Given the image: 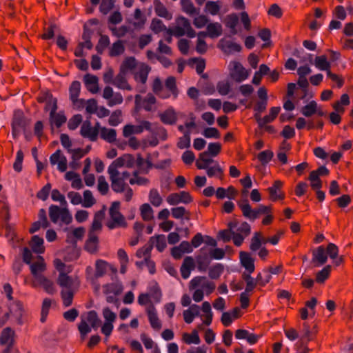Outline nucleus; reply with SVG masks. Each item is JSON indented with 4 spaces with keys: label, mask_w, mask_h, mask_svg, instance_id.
Segmentation results:
<instances>
[{
    "label": "nucleus",
    "mask_w": 353,
    "mask_h": 353,
    "mask_svg": "<svg viewBox=\"0 0 353 353\" xmlns=\"http://www.w3.org/2000/svg\"><path fill=\"white\" fill-rule=\"evenodd\" d=\"M237 205L241 210L243 215L250 221H254L261 214H268L271 210L270 206L264 205H259L258 208L252 209L247 199L239 200Z\"/></svg>",
    "instance_id": "1"
},
{
    "label": "nucleus",
    "mask_w": 353,
    "mask_h": 353,
    "mask_svg": "<svg viewBox=\"0 0 353 353\" xmlns=\"http://www.w3.org/2000/svg\"><path fill=\"white\" fill-rule=\"evenodd\" d=\"M176 26L174 29L169 28L168 32L176 37H181L187 34L190 38H194L196 36L195 31L192 29L190 21L185 17L180 16L176 19Z\"/></svg>",
    "instance_id": "2"
},
{
    "label": "nucleus",
    "mask_w": 353,
    "mask_h": 353,
    "mask_svg": "<svg viewBox=\"0 0 353 353\" xmlns=\"http://www.w3.org/2000/svg\"><path fill=\"white\" fill-rule=\"evenodd\" d=\"M49 216L51 221L57 223L59 220L65 224H70L72 221V216L67 206L60 208L57 205H51L49 207Z\"/></svg>",
    "instance_id": "3"
},
{
    "label": "nucleus",
    "mask_w": 353,
    "mask_h": 353,
    "mask_svg": "<svg viewBox=\"0 0 353 353\" xmlns=\"http://www.w3.org/2000/svg\"><path fill=\"white\" fill-rule=\"evenodd\" d=\"M231 77L236 82H242L249 77L250 72L241 63L233 61L230 63Z\"/></svg>",
    "instance_id": "4"
},
{
    "label": "nucleus",
    "mask_w": 353,
    "mask_h": 353,
    "mask_svg": "<svg viewBox=\"0 0 353 353\" xmlns=\"http://www.w3.org/2000/svg\"><path fill=\"white\" fill-rule=\"evenodd\" d=\"M57 102L54 101V104H52L51 110L50 111L49 120L52 126L54 125L57 128H59L66 122L67 118L64 112L60 111L57 112Z\"/></svg>",
    "instance_id": "5"
},
{
    "label": "nucleus",
    "mask_w": 353,
    "mask_h": 353,
    "mask_svg": "<svg viewBox=\"0 0 353 353\" xmlns=\"http://www.w3.org/2000/svg\"><path fill=\"white\" fill-rule=\"evenodd\" d=\"M200 285H201L203 289L206 290L207 294H211L215 288L214 283L208 281L205 276H197L192 279L190 282V288L195 289Z\"/></svg>",
    "instance_id": "6"
},
{
    "label": "nucleus",
    "mask_w": 353,
    "mask_h": 353,
    "mask_svg": "<svg viewBox=\"0 0 353 353\" xmlns=\"http://www.w3.org/2000/svg\"><path fill=\"white\" fill-rule=\"evenodd\" d=\"M14 332L10 327H6L2 330L0 336V344L7 345L3 353H11V349L14 344Z\"/></svg>",
    "instance_id": "7"
},
{
    "label": "nucleus",
    "mask_w": 353,
    "mask_h": 353,
    "mask_svg": "<svg viewBox=\"0 0 353 353\" xmlns=\"http://www.w3.org/2000/svg\"><path fill=\"white\" fill-rule=\"evenodd\" d=\"M192 201V197L189 192L181 191L179 193H172L167 197V202L172 205H176L180 203L188 204Z\"/></svg>",
    "instance_id": "8"
},
{
    "label": "nucleus",
    "mask_w": 353,
    "mask_h": 353,
    "mask_svg": "<svg viewBox=\"0 0 353 353\" xmlns=\"http://www.w3.org/2000/svg\"><path fill=\"white\" fill-rule=\"evenodd\" d=\"M327 254L323 245L317 247L312 250V259L310 261L314 267H321L326 263Z\"/></svg>",
    "instance_id": "9"
},
{
    "label": "nucleus",
    "mask_w": 353,
    "mask_h": 353,
    "mask_svg": "<svg viewBox=\"0 0 353 353\" xmlns=\"http://www.w3.org/2000/svg\"><path fill=\"white\" fill-rule=\"evenodd\" d=\"M218 47L226 54H232L235 52H239L242 50V47L240 44L226 40L225 39H221L219 41Z\"/></svg>",
    "instance_id": "10"
},
{
    "label": "nucleus",
    "mask_w": 353,
    "mask_h": 353,
    "mask_svg": "<svg viewBox=\"0 0 353 353\" xmlns=\"http://www.w3.org/2000/svg\"><path fill=\"white\" fill-rule=\"evenodd\" d=\"M50 162L52 165L57 164V169L61 172H63L67 170V159L59 149L57 150L50 157Z\"/></svg>",
    "instance_id": "11"
},
{
    "label": "nucleus",
    "mask_w": 353,
    "mask_h": 353,
    "mask_svg": "<svg viewBox=\"0 0 353 353\" xmlns=\"http://www.w3.org/2000/svg\"><path fill=\"white\" fill-rule=\"evenodd\" d=\"M80 134L83 137L88 138L91 141H95L98 137V132L97 129H94L91 125L90 121H85L80 130Z\"/></svg>",
    "instance_id": "12"
},
{
    "label": "nucleus",
    "mask_w": 353,
    "mask_h": 353,
    "mask_svg": "<svg viewBox=\"0 0 353 353\" xmlns=\"http://www.w3.org/2000/svg\"><path fill=\"white\" fill-rule=\"evenodd\" d=\"M80 91L81 83L79 81H74L69 88L70 99L74 105L79 103L83 105L85 103V100L78 99Z\"/></svg>",
    "instance_id": "13"
},
{
    "label": "nucleus",
    "mask_w": 353,
    "mask_h": 353,
    "mask_svg": "<svg viewBox=\"0 0 353 353\" xmlns=\"http://www.w3.org/2000/svg\"><path fill=\"white\" fill-rule=\"evenodd\" d=\"M239 257L241 265L248 272V274L252 273L255 269L254 259L248 252L243 251L240 252Z\"/></svg>",
    "instance_id": "14"
},
{
    "label": "nucleus",
    "mask_w": 353,
    "mask_h": 353,
    "mask_svg": "<svg viewBox=\"0 0 353 353\" xmlns=\"http://www.w3.org/2000/svg\"><path fill=\"white\" fill-rule=\"evenodd\" d=\"M83 82L88 90L92 94H96L99 91L98 85L99 79L97 76L91 74H86L83 77Z\"/></svg>",
    "instance_id": "15"
},
{
    "label": "nucleus",
    "mask_w": 353,
    "mask_h": 353,
    "mask_svg": "<svg viewBox=\"0 0 353 353\" xmlns=\"http://www.w3.org/2000/svg\"><path fill=\"white\" fill-rule=\"evenodd\" d=\"M28 120L25 117L21 111L17 110L14 112L12 127L21 129L25 132V129L28 125Z\"/></svg>",
    "instance_id": "16"
},
{
    "label": "nucleus",
    "mask_w": 353,
    "mask_h": 353,
    "mask_svg": "<svg viewBox=\"0 0 353 353\" xmlns=\"http://www.w3.org/2000/svg\"><path fill=\"white\" fill-rule=\"evenodd\" d=\"M143 102V108L146 111H151L152 109V105L156 103V98L152 94H148L146 97L143 99L140 94H137L135 96V104L137 107L141 106V103Z\"/></svg>",
    "instance_id": "17"
},
{
    "label": "nucleus",
    "mask_w": 353,
    "mask_h": 353,
    "mask_svg": "<svg viewBox=\"0 0 353 353\" xmlns=\"http://www.w3.org/2000/svg\"><path fill=\"white\" fill-rule=\"evenodd\" d=\"M206 247H203L200 249L201 254L196 257V263L198 264V270L200 272H205L208 269L210 260L208 254L205 252Z\"/></svg>",
    "instance_id": "18"
},
{
    "label": "nucleus",
    "mask_w": 353,
    "mask_h": 353,
    "mask_svg": "<svg viewBox=\"0 0 353 353\" xmlns=\"http://www.w3.org/2000/svg\"><path fill=\"white\" fill-rule=\"evenodd\" d=\"M147 314L151 327L154 330H160L161 323L157 316L156 308L152 304H150L147 308Z\"/></svg>",
    "instance_id": "19"
},
{
    "label": "nucleus",
    "mask_w": 353,
    "mask_h": 353,
    "mask_svg": "<svg viewBox=\"0 0 353 353\" xmlns=\"http://www.w3.org/2000/svg\"><path fill=\"white\" fill-rule=\"evenodd\" d=\"M194 268V261L192 256H186L181 267V276L184 279L190 277L191 270Z\"/></svg>",
    "instance_id": "20"
},
{
    "label": "nucleus",
    "mask_w": 353,
    "mask_h": 353,
    "mask_svg": "<svg viewBox=\"0 0 353 353\" xmlns=\"http://www.w3.org/2000/svg\"><path fill=\"white\" fill-rule=\"evenodd\" d=\"M161 121L168 125H173L177 121L176 113L172 108H170L160 114Z\"/></svg>",
    "instance_id": "21"
},
{
    "label": "nucleus",
    "mask_w": 353,
    "mask_h": 353,
    "mask_svg": "<svg viewBox=\"0 0 353 353\" xmlns=\"http://www.w3.org/2000/svg\"><path fill=\"white\" fill-rule=\"evenodd\" d=\"M57 283L62 288V289L75 288L74 281L73 279L68 276L67 274L63 272H61L59 273Z\"/></svg>",
    "instance_id": "22"
},
{
    "label": "nucleus",
    "mask_w": 353,
    "mask_h": 353,
    "mask_svg": "<svg viewBox=\"0 0 353 353\" xmlns=\"http://www.w3.org/2000/svg\"><path fill=\"white\" fill-rule=\"evenodd\" d=\"M126 74L120 70L119 73L114 78L113 85L121 90H132V87L127 82Z\"/></svg>",
    "instance_id": "23"
},
{
    "label": "nucleus",
    "mask_w": 353,
    "mask_h": 353,
    "mask_svg": "<svg viewBox=\"0 0 353 353\" xmlns=\"http://www.w3.org/2000/svg\"><path fill=\"white\" fill-rule=\"evenodd\" d=\"M9 310L11 314V316H12L17 323L19 324H22V315H23V308H22V304L20 302H15L12 303L9 307Z\"/></svg>",
    "instance_id": "24"
},
{
    "label": "nucleus",
    "mask_w": 353,
    "mask_h": 353,
    "mask_svg": "<svg viewBox=\"0 0 353 353\" xmlns=\"http://www.w3.org/2000/svg\"><path fill=\"white\" fill-rule=\"evenodd\" d=\"M99 239L96 234L88 232V238L85 243V249L90 253H94L97 250Z\"/></svg>",
    "instance_id": "25"
},
{
    "label": "nucleus",
    "mask_w": 353,
    "mask_h": 353,
    "mask_svg": "<svg viewBox=\"0 0 353 353\" xmlns=\"http://www.w3.org/2000/svg\"><path fill=\"white\" fill-rule=\"evenodd\" d=\"M182 10L189 16H195L199 14V9L194 7L191 0H181Z\"/></svg>",
    "instance_id": "26"
},
{
    "label": "nucleus",
    "mask_w": 353,
    "mask_h": 353,
    "mask_svg": "<svg viewBox=\"0 0 353 353\" xmlns=\"http://www.w3.org/2000/svg\"><path fill=\"white\" fill-rule=\"evenodd\" d=\"M154 6L155 12L159 17L165 18L168 20L172 19L171 14L169 13L165 6L159 0L154 1Z\"/></svg>",
    "instance_id": "27"
},
{
    "label": "nucleus",
    "mask_w": 353,
    "mask_h": 353,
    "mask_svg": "<svg viewBox=\"0 0 353 353\" xmlns=\"http://www.w3.org/2000/svg\"><path fill=\"white\" fill-rule=\"evenodd\" d=\"M208 36L212 38H216L222 34V26L218 23H210L206 27Z\"/></svg>",
    "instance_id": "28"
},
{
    "label": "nucleus",
    "mask_w": 353,
    "mask_h": 353,
    "mask_svg": "<svg viewBox=\"0 0 353 353\" xmlns=\"http://www.w3.org/2000/svg\"><path fill=\"white\" fill-rule=\"evenodd\" d=\"M85 321L90 323V325L94 330H97L101 324V321L94 310H90L88 312Z\"/></svg>",
    "instance_id": "29"
},
{
    "label": "nucleus",
    "mask_w": 353,
    "mask_h": 353,
    "mask_svg": "<svg viewBox=\"0 0 353 353\" xmlns=\"http://www.w3.org/2000/svg\"><path fill=\"white\" fill-rule=\"evenodd\" d=\"M123 291V285L120 282L112 283L103 285V292L106 294H120Z\"/></svg>",
    "instance_id": "30"
},
{
    "label": "nucleus",
    "mask_w": 353,
    "mask_h": 353,
    "mask_svg": "<svg viewBox=\"0 0 353 353\" xmlns=\"http://www.w3.org/2000/svg\"><path fill=\"white\" fill-rule=\"evenodd\" d=\"M36 281L43 286L47 293L52 294L55 292L54 283L45 276H38Z\"/></svg>",
    "instance_id": "31"
},
{
    "label": "nucleus",
    "mask_w": 353,
    "mask_h": 353,
    "mask_svg": "<svg viewBox=\"0 0 353 353\" xmlns=\"http://www.w3.org/2000/svg\"><path fill=\"white\" fill-rule=\"evenodd\" d=\"M74 292L75 288L61 290V296L65 307H69L72 305Z\"/></svg>",
    "instance_id": "32"
},
{
    "label": "nucleus",
    "mask_w": 353,
    "mask_h": 353,
    "mask_svg": "<svg viewBox=\"0 0 353 353\" xmlns=\"http://www.w3.org/2000/svg\"><path fill=\"white\" fill-rule=\"evenodd\" d=\"M313 64L316 68L322 71H327L330 68L331 64L325 55L316 56Z\"/></svg>",
    "instance_id": "33"
},
{
    "label": "nucleus",
    "mask_w": 353,
    "mask_h": 353,
    "mask_svg": "<svg viewBox=\"0 0 353 353\" xmlns=\"http://www.w3.org/2000/svg\"><path fill=\"white\" fill-rule=\"evenodd\" d=\"M43 239L40 237L38 235H34L32 237V241L30 243L31 248L32 251L37 254H41L44 252V248L43 246Z\"/></svg>",
    "instance_id": "34"
},
{
    "label": "nucleus",
    "mask_w": 353,
    "mask_h": 353,
    "mask_svg": "<svg viewBox=\"0 0 353 353\" xmlns=\"http://www.w3.org/2000/svg\"><path fill=\"white\" fill-rule=\"evenodd\" d=\"M40 259H41V261L31 263L30 264L31 273L34 276L35 280L38 279V276H43L40 272H43L46 269V265L43 261V259L41 257H40Z\"/></svg>",
    "instance_id": "35"
},
{
    "label": "nucleus",
    "mask_w": 353,
    "mask_h": 353,
    "mask_svg": "<svg viewBox=\"0 0 353 353\" xmlns=\"http://www.w3.org/2000/svg\"><path fill=\"white\" fill-rule=\"evenodd\" d=\"M101 137L108 143H113L117 139V132L114 129L103 127L101 129Z\"/></svg>",
    "instance_id": "36"
},
{
    "label": "nucleus",
    "mask_w": 353,
    "mask_h": 353,
    "mask_svg": "<svg viewBox=\"0 0 353 353\" xmlns=\"http://www.w3.org/2000/svg\"><path fill=\"white\" fill-rule=\"evenodd\" d=\"M281 185L282 183L280 181H274L272 186L268 188V190L269 192L270 198L273 201L283 198V196L279 193Z\"/></svg>",
    "instance_id": "37"
},
{
    "label": "nucleus",
    "mask_w": 353,
    "mask_h": 353,
    "mask_svg": "<svg viewBox=\"0 0 353 353\" xmlns=\"http://www.w3.org/2000/svg\"><path fill=\"white\" fill-rule=\"evenodd\" d=\"M317 112V103L315 101H312L301 109V112L306 117H310Z\"/></svg>",
    "instance_id": "38"
},
{
    "label": "nucleus",
    "mask_w": 353,
    "mask_h": 353,
    "mask_svg": "<svg viewBox=\"0 0 353 353\" xmlns=\"http://www.w3.org/2000/svg\"><path fill=\"white\" fill-rule=\"evenodd\" d=\"M108 266V263L106 261L101 259L97 260L95 264L96 271L94 276L96 278L103 276L106 273Z\"/></svg>",
    "instance_id": "39"
},
{
    "label": "nucleus",
    "mask_w": 353,
    "mask_h": 353,
    "mask_svg": "<svg viewBox=\"0 0 353 353\" xmlns=\"http://www.w3.org/2000/svg\"><path fill=\"white\" fill-rule=\"evenodd\" d=\"M137 67V61L134 57H127L122 63L120 70L127 73Z\"/></svg>",
    "instance_id": "40"
},
{
    "label": "nucleus",
    "mask_w": 353,
    "mask_h": 353,
    "mask_svg": "<svg viewBox=\"0 0 353 353\" xmlns=\"http://www.w3.org/2000/svg\"><path fill=\"white\" fill-rule=\"evenodd\" d=\"M141 215L144 221H150L154 218V211L148 203H144L140 207Z\"/></svg>",
    "instance_id": "41"
},
{
    "label": "nucleus",
    "mask_w": 353,
    "mask_h": 353,
    "mask_svg": "<svg viewBox=\"0 0 353 353\" xmlns=\"http://www.w3.org/2000/svg\"><path fill=\"white\" fill-rule=\"evenodd\" d=\"M224 270V266L221 263H216L209 269V276L212 279H217L220 277Z\"/></svg>",
    "instance_id": "42"
},
{
    "label": "nucleus",
    "mask_w": 353,
    "mask_h": 353,
    "mask_svg": "<svg viewBox=\"0 0 353 353\" xmlns=\"http://www.w3.org/2000/svg\"><path fill=\"white\" fill-rule=\"evenodd\" d=\"M150 68L148 65H143L139 71L134 75V79L137 81H140L143 84L145 83L148 79V73Z\"/></svg>",
    "instance_id": "43"
},
{
    "label": "nucleus",
    "mask_w": 353,
    "mask_h": 353,
    "mask_svg": "<svg viewBox=\"0 0 353 353\" xmlns=\"http://www.w3.org/2000/svg\"><path fill=\"white\" fill-rule=\"evenodd\" d=\"M125 50V47L121 40H117L114 42L110 50L111 57H117L121 54Z\"/></svg>",
    "instance_id": "44"
},
{
    "label": "nucleus",
    "mask_w": 353,
    "mask_h": 353,
    "mask_svg": "<svg viewBox=\"0 0 353 353\" xmlns=\"http://www.w3.org/2000/svg\"><path fill=\"white\" fill-rule=\"evenodd\" d=\"M110 41L107 35H101L98 43L96 46L97 52L101 54L106 48L109 46Z\"/></svg>",
    "instance_id": "45"
},
{
    "label": "nucleus",
    "mask_w": 353,
    "mask_h": 353,
    "mask_svg": "<svg viewBox=\"0 0 353 353\" xmlns=\"http://www.w3.org/2000/svg\"><path fill=\"white\" fill-rule=\"evenodd\" d=\"M78 329L80 333V336L82 340H84L89 334L92 327L88 325V323L86 322L85 319H81V322L79 323L78 325Z\"/></svg>",
    "instance_id": "46"
},
{
    "label": "nucleus",
    "mask_w": 353,
    "mask_h": 353,
    "mask_svg": "<svg viewBox=\"0 0 353 353\" xmlns=\"http://www.w3.org/2000/svg\"><path fill=\"white\" fill-rule=\"evenodd\" d=\"M149 200L155 207H159L162 203V197L160 196L157 189H152L149 193Z\"/></svg>",
    "instance_id": "47"
},
{
    "label": "nucleus",
    "mask_w": 353,
    "mask_h": 353,
    "mask_svg": "<svg viewBox=\"0 0 353 353\" xmlns=\"http://www.w3.org/2000/svg\"><path fill=\"white\" fill-rule=\"evenodd\" d=\"M267 241H262L260 238V234L256 232L251 239L250 248L252 251L256 252L259 250L263 243H265Z\"/></svg>",
    "instance_id": "48"
},
{
    "label": "nucleus",
    "mask_w": 353,
    "mask_h": 353,
    "mask_svg": "<svg viewBox=\"0 0 353 353\" xmlns=\"http://www.w3.org/2000/svg\"><path fill=\"white\" fill-rule=\"evenodd\" d=\"M151 30L155 33L158 34L162 31H167L168 28L164 25L163 21L159 19H154L150 25Z\"/></svg>",
    "instance_id": "49"
},
{
    "label": "nucleus",
    "mask_w": 353,
    "mask_h": 353,
    "mask_svg": "<svg viewBox=\"0 0 353 353\" xmlns=\"http://www.w3.org/2000/svg\"><path fill=\"white\" fill-rule=\"evenodd\" d=\"M331 270V265L325 266L321 270L319 271L316 275V280L318 283H323L329 276Z\"/></svg>",
    "instance_id": "50"
},
{
    "label": "nucleus",
    "mask_w": 353,
    "mask_h": 353,
    "mask_svg": "<svg viewBox=\"0 0 353 353\" xmlns=\"http://www.w3.org/2000/svg\"><path fill=\"white\" fill-rule=\"evenodd\" d=\"M183 339L188 344H199L201 342L200 338L199 336L198 332L196 330L192 331L191 334L188 333H185L183 334Z\"/></svg>",
    "instance_id": "51"
},
{
    "label": "nucleus",
    "mask_w": 353,
    "mask_h": 353,
    "mask_svg": "<svg viewBox=\"0 0 353 353\" xmlns=\"http://www.w3.org/2000/svg\"><path fill=\"white\" fill-rule=\"evenodd\" d=\"M166 88L172 92L174 98L176 99L178 97L179 92L176 86V79L174 77H169L165 81Z\"/></svg>",
    "instance_id": "52"
},
{
    "label": "nucleus",
    "mask_w": 353,
    "mask_h": 353,
    "mask_svg": "<svg viewBox=\"0 0 353 353\" xmlns=\"http://www.w3.org/2000/svg\"><path fill=\"white\" fill-rule=\"evenodd\" d=\"M99 215L103 216V212H101V211L95 214L94 220L92 223V226L89 230V232H91L92 234H95L96 231L101 230V229L102 228V224L101 223L100 219L99 218Z\"/></svg>",
    "instance_id": "53"
},
{
    "label": "nucleus",
    "mask_w": 353,
    "mask_h": 353,
    "mask_svg": "<svg viewBox=\"0 0 353 353\" xmlns=\"http://www.w3.org/2000/svg\"><path fill=\"white\" fill-rule=\"evenodd\" d=\"M189 63L190 64L196 63V70L199 74L203 73L204 71V69L205 68V60L202 58H199V57L191 58L189 60Z\"/></svg>",
    "instance_id": "54"
},
{
    "label": "nucleus",
    "mask_w": 353,
    "mask_h": 353,
    "mask_svg": "<svg viewBox=\"0 0 353 353\" xmlns=\"http://www.w3.org/2000/svg\"><path fill=\"white\" fill-rule=\"evenodd\" d=\"M111 187L113 191L115 192H122L125 190L126 184L125 182L122 181V179H119L118 178H115L111 179Z\"/></svg>",
    "instance_id": "55"
},
{
    "label": "nucleus",
    "mask_w": 353,
    "mask_h": 353,
    "mask_svg": "<svg viewBox=\"0 0 353 353\" xmlns=\"http://www.w3.org/2000/svg\"><path fill=\"white\" fill-rule=\"evenodd\" d=\"M115 0H102L99 10L103 14H107L114 7Z\"/></svg>",
    "instance_id": "56"
},
{
    "label": "nucleus",
    "mask_w": 353,
    "mask_h": 353,
    "mask_svg": "<svg viewBox=\"0 0 353 353\" xmlns=\"http://www.w3.org/2000/svg\"><path fill=\"white\" fill-rule=\"evenodd\" d=\"M84 202L82 205L84 208H90L95 203V199L92 196V193L90 190H86L83 192Z\"/></svg>",
    "instance_id": "57"
},
{
    "label": "nucleus",
    "mask_w": 353,
    "mask_h": 353,
    "mask_svg": "<svg viewBox=\"0 0 353 353\" xmlns=\"http://www.w3.org/2000/svg\"><path fill=\"white\" fill-rule=\"evenodd\" d=\"M23 152L21 150L17 151L16 154V159L13 164V169L17 172H20L22 170V165L23 161Z\"/></svg>",
    "instance_id": "58"
},
{
    "label": "nucleus",
    "mask_w": 353,
    "mask_h": 353,
    "mask_svg": "<svg viewBox=\"0 0 353 353\" xmlns=\"http://www.w3.org/2000/svg\"><path fill=\"white\" fill-rule=\"evenodd\" d=\"M93 34V31L88 28L87 25L85 24L83 26V34H82V39L83 41H87L88 43V50H91L93 47V45L91 42V37H92V35Z\"/></svg>",
    "instance_id": "59"
},
{
    "label": "nucleus",
    "mask_w": 353,
    "mask_h": 353,
    "mask_svg": "<svg viewBox=\"0 0 353 353\" xmlns=\"http://www.w3.org/2000/svg\"><path fill=\"white\" fill-rule=\"evenodd\" d=\"M243 276L246 282L245 291L249 293L252 292L256 285L255 280L251 276L250 274H243Z\"/></svg>",
    "instance_id": "60"
},
{
    "label": "nucleus",
    "mask_w": 353,
    "mask_h": 353,
    "mask_svg": "<svg viewBox=\"0 0 353 353\" xmlns=\"http://www.w3.org/2000/svg\"><path fill=\"white\" fill-rule=\"evenodd\" d=\"M273 157L274 153L270 150H264L258 154V159L263 165H266L267 163H268Z\"/></svg>",
    "instance_id": "61"
},
{
    "label": "nucleus",
    "mask_w": 353,
    "mask_h": 353,
    "mask_svg": "<svg viewBox=\"0 0 353 353\" xmlns=\"http://www.w3.org/2000/svg\"><path fill=\"white\" fill-rule=\"evenodd\" d=\"M51 198L54 201H59L61 206H67L68 205L64 195L61 194L57 189L52 190Z\"/></svg>",
    "instance_id": "62"
},
{
    "label": "nucleus",
    "mask_w": 353,
    "mask_h": 353,
    "mask_svg": "<svg viewBox=\"0 0 353 353\" xmlns=\"http://www.w3.org/2000/svg\"><path fill=\"white\" fill-rule=\"evenodd\" d=\"M97 188L102 195H105L108 193L109 190V185L103 176H100L98 178Z\"/></svg>",
    "instance_id": "63"
},
{
    "label": "nucleus",
    "mask_w": 353,
    "mask_h": 353,
    "mask_svg": "<svg viewBox=\"0 0 353 353\" xmlns=\"http://www.w3.org/2000/svg\"><path fill=\"white\" fill-rule=\"evenodd\" d=\"M82 122V116L79 114L74 115L68 121V126L71 130H74Z\"/></svg>",
    "instance_id": "64"
}]
</instances>
